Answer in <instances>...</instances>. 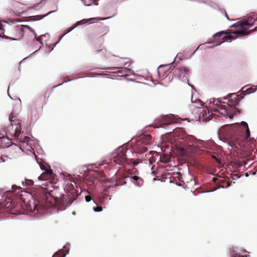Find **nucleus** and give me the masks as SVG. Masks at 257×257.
<instances>
[{
  "label": "nucleus",
  "mask_w": 257,
  "mask_h": 257,
  "mask_svg": "<svg viewBox=\"0 0 257 257\" xmlns=\"http://www.w3.org/2000/svg\"><path fill=\"white\" fill-rule=\"evenodd\" d=\"M218 11L220 12V14L223 16H228L224 10L219 9Z\"/></svg>",
  "instance_id": "obj_41"
},
{
  "label": "nucleus",
  "mask_w": 257,
  "mask_h": 257,
  "mask_svg": "<svg viewBox=\"0 0 257 257\" xmlns=\"http://www.w3.org/2000/svg\"><path fill=\"white\" fill-rule=\"evenodd\" d=\"M167 118H169V120H167V122H162V124L164 125H169L175 122V120L173 119V117H174V115L170 114L169 115H167Z\"/></svg>",
  "instance_id": "obj_26"
},
{
  "label": "nucleus",
  "mask_w": 257,
  "mask_h": 257,
  "mask_svg": "<svg viewBox=\"0 0 257 257\" xmlns=\"http://www.w3.org/2000/svg\"><path fill=\"white\" fill-rule=\"evenodd\" d=\"M133 156L132 151L122 146L119 147L111 153L110 161L121 167H124L128 163V160H130V157Z\"/></svg>",
  "instance_id": "obj_3"
},
{
  "label": "nucleus",
  "mask_w": 257,
  "mask_h": 257,
  "mask_svg": "<svg viewBox=\"0 0 257 257\" xmlns=\"http://www.w3.org/2000/svg\"><path fill=\"white\" fill-rule=\"evenodd\" d=\"M175 149L176 151L180 154V155L183 156H188V153L185 148L180 144H176L175 145Z\"/></svg>",
  "instance_id": "obj_19"
},
{
  "label": "nucleus",
  "mask_w": 257,
  "mask_h": 257,
  "mask_svg": "<svg viewBox=\"0 0 257 257\" xmlns=\"http://www.w3.org/2000/svg\"><path fill=\"white\" fill-rule=\"evenodd\" d=\"M245 131L246 139H248L250 136V133L249 127H247V128H245Z\"/></svg>",
  "instance_id": "obj_39"
},
{
  "label": "nucleus",
  "mask_w": 257,
  "mask_h": 257,
  "mask_svg": "<svg viewBox=\"0 0 257 257\" xmlns=\"http://www.w3.org/2000/svg\"><path fill=\"white\" fill-rule=\"evenodd\" d=\"M20 125L19 123H15V129L14 135L16 138H18L20 133Z\"/></svg>",
  "instance_id": "obj_25"
},
{
  "label": "nucleus",
  "mask_w": 257,
  "mask_h": 257,
  "mask_svg": "<svg viewBox=\"0 0 257 257\" xmlns=\"http://www.w3.org/2000/svg\"><path fill=\"white\" fill-rule=\"evenodd\" d=\"M44 17H40V18L39 19H34V21H38V20H41L42 19L44 18Z\"/></svg>",
  "instance_id": "obj_61"
},
{
  "label": "nucleus",
  "mask_w": 257,
  "mask_h": 257,
  "mask_svg": "<svg viewBox=\"0 0 257 257\" xmlns=\"http://www.w3.org/2000/svg\"><path fill=\"white\" fill-rule=\"evenodd\" d=\"M36 183H37V184L36 185H34V183L33 182V180H30V179H25V181H22V184L23 186H41V187L42 188V189H44V188L42 187V186L43 185H46V183H42V184H40L39 183V182H38L37 181H36Z\"/></svg>",
  "instance_id": "obj_17"
},
{
  "label": "nucleus",
  "mask_w": 257,
  "mask_h": 257,
  "mask_svg": "<svg viewBox=\"0 0 257 257\" xmlns=\"http://www.w3.org/2000/svg\"><path fill=\"white\" fill-rule=\"evenodd\" d=\"M242 256H244V257H249V254H245V255H243Z\"/></svg>",
  "instance_id": "obj_64"
},
{
  "label": "nucleus",
  "mask_w": 257,
  "mask_h": 257,
  "mask_svg": "<svg viewBox=\"0 0 257 257\" xmlns=\"http://www.w3.org/2000/svg\"><path fill=\"white\" fill-rule=\"evenodd\" d=\"M207 110H208V116H205L204 114H203V115H202V116L203 117V120H204L205 121H209L211 119V118H210V115L209 114V113H210L209 110L207 109Z\"/></svg>",
  "instance_id": "obj_32"
},
{
  "label": "nucleus",
  "mask_w": 257,
  "mask_h": 257,
  "mask_svg": "<svg viewBox=\"0 0 257 257\" xmlns=\"http://www.w3.org/2000/svg\"><path fill=\"white\" fill-rule=\"evenodd\" d=\"M9 200H10V199L9 198H8V197H7V198L5 199V200L4 202V204L5 205H7V204L8 203V202H9Z\"/></svg>",
  "instance_id": "obj_49"
},
{
  "label": "nucleus",
  "mask_w": 257,
  "mask_h": 257,
  "mask_svg": "<svg viewBox=\"0 0 257 257\" xmlns=\"http://www.w3.org/2000/svg\"><path fill=\"white\" fill-rule=\"evenodd\" d=\"M222 103H225V102H222L220 98H212L210 99L209 104L211 105L210 106L211 110L210 115L212 117L222 116L226 118H232L233 115H228L226 107Z\"/></svg>",
  "instance_id": "obj_4"
},
{
  "label": "nucleus",
  "mask_w": 257,
  "mask_h": 257,
  "mask_svg": "<svg viewBox=\"0 0 257 257\" xmlns=\"http://www.w3.org/2000/svg\"><path fill=\"white\" fill-rule=\"evenodd\" d=\"M19 30H21L22 32H25L26 30H29L30 32L33 33L35 36V39L37 40L38 37H37V34L36 33L35 30L33 29L32 28L29 27L28 25H21L19 26Z\"/></svg>",
  "instance_id": "obj_21"
},
{
  "label": "nucleus",
  "mask_w": 257,
  "mask_h": 257,
  "mask_svg": "<svg viewBox=\"0 0 257 257\" xmlns=\"http://www.w3.org/2000/svg\"><path fill=\"white\" fill-rule=\"evenodd\" d=\"M239 252H240V254H241V253H244L245 252H247V251L245 249H239Z\"/></svg>",
  "instance_id": "obj_50"
},
{
  "label": "nucleus",
  "mask_w": 257,
  "mask_h": 257,
  "mask_svg": "<svg viewBox=\"0 0 257 257\" xmlns=\"http://www.w3.org/2000/svg\"><path fill=\"white\" fill-rule=\"evenodd\" d=\"M212 157L213 159H215L218 163H220L221 161L219 159H217L215 156H212Z\"/></svg>",
  "instance_id": "obj_48"
},
{
  "label": "nucleus",
  "mask_w": 257,
  "mask_h": 257,
  "mask_svg": "<svg viewBox=\"0 0 257 257\" xmlns=\"http://www.w3.org/2000/svg\"><path fill=\"white\" fill-rule=\"evenodd\" d=\"M172 63L167 65H160L157 69V73L158 77L160 78L164 79L166 78L168 76V72L167 71H164L162 70V68L165 67H168L169 65H171Z\"/></svg>",
  "instance_id": "obj_16"
},
{
  "label": "nucleus",
  "mask_w": 257,
  "mask_h": 257,
  "mask_svg": "<svg viewBox=\"0 0 257 257\" xmlns=\"http://www.w3.org/2000/svg\"><path fill=\"white\" fill-rule=\"evenodd\" d=\"M240 18H238L236 20L237 22L230 26V28H240L233 32V34L240 35H247L248 33H246V30L253 25L252 23H249L248 22L242 20Z\"/></svg>",
  "instance_id": "obj_5"
},
{
  "label": "nucleus",
  "mask_w": 257,
  "mask_h": 257,
  "mask_svg": "<svg viewBox=\"0 0 257 257\" xmlns=\"http://www.w3.org/2000/svg\"><path fill=\"white\" fill-rule=\"evenodd\" d=\"M87 77H97V73H95V74L92 73L90 75H89L87 76Z\"/></svg>",
  "instance_id": "obj_47"
},
{
  "label": "nucleus",
  "mask_w": 257,
  "mask_h": 257,
  "mask_svg": "<svg viewBox=\"0 0 257 257\" xmlns=\"http://www.w3.org/2000/svg\"><path fill=\"white\" fill-rule=\"evenodd\" d=\"M223 43V41H212V42H206L204 44H200L197 48L194 51V52L192 54V55H193L202 46L204 45H208L206 46V49H212L214 48L216 46H219L221 45Z\"/></svg>",
  "instance_id": "obj_11"
},
{
  "label": "nucleus",
  "mask_w": 257,
  "mask_h": 257,
  "mask_svg": "<svg viewBox=\"0 0 257 257\" xmlns=\"http://www.w3.org/2000/svg\"><path fill=\"white\" fill-rule=\"evenodd\" d=\"M240 124L243 127H244V128H247V127H248V124L246 122L244 121H241L240 122Z\"/></svg>",
  "instance_id": "obj_42"
},
{
  "label": "nucleus",
  "mask_w": 257,
  "mask_h": 257,
  "mask_svg": "<svg viewBox=\"0 0 257 257\" xmlns=\"http://www.w3.org/2000/svg\"><path fill=\"white\" fill-rule=\"evenodd\" d=\"M256 30H257V27H256L254 29H252V30H250V32H253L254 31H256Z\"/></svg>",
  "instance_id": "obj_62"
},
{
  "label": "nucleus",
  "mask_w": 257,
  "mask_h": 257,
  "mask_svg": "<svg viewBox=\"0 0 257 257\" xmlns=\"http://www.w3.org/2000/svg\"><path fill=\"white\" fill-rule=\"evenodd\" d=\"M66 35V34L65 33H64L63 34L60 35L59 36V40L58 41H59V42L61 41V40L62 39V38L65 36Z\"/></svg>",
  "instance_id": "obj_55"
},
{
  "label": "nucleus",
  "mask_w": 257,
  "mask_h": 257,
  "mask_svg": "<svg viewBox=\"0 0 257 257\" xmlns=\"http://www.w3.org/2000/svg\"><path fill=\"white\" fill-rule=\"evenodd\" d=\"M69 248L67 247L66 245L63 246V249H59L55 252L52 257H65L69 253Z\"/></svg>",
  "instance_id": "obj_15"
},
{
  "label": "nucleus",
  "mask_w": 257,
  "mask_h": 257,
  "mask_svg": "<svg viewBox=\"0 0 257 257\" xmlns=\"http://www.w3.org/2000/svg\"><path fill=\"white\" fill-rule=\"evenodd\" d=\"M240 130L241 126L238 123L225 125L218 130V137L219 140L223 143L233 141L239 135Z\"/></svg>",
  "instance_id": "obj_2"
},
{
  "label": "nucleus",
  "mask_w": 257,
  "mask_h": 257,
  "mask_svg": "<svg viewBox=\"0 0 257 257\" xmlns=\"http://www.w3.org/2000/svg\"><path fill=\"white\" fill-rule=\"evenodd\" d=\"M10 159V158L7 156H2L0 158V163L5 162L6 161Z\"/></svg>",
  "instance_id": "obj_33"
},
{
  "label": "nucleus",
  "mask_w": 257,
  "mask_h": 257,
  "mask_svg": "<svg viewBox=\"0 0 257 257\" xmlns=\"http://www.w3.org/2000/svg\"><path fill=\"white\" fill-rule=\"evenodd\" d=\"M46 36H49L48 33H46L45 34L42 35L41 36L43 38L46 37Z\"/></svg>",
  "instance_id": "obj_59"
},
{
  "label": "nucleus",
  "mask_w": 257,
  "mask_h": 257,
  "mask_svg": "<svg viewBox=\"0 0 257 257\" xmlns=\"http://www.w3.org/2000/svg\"><path fill=\"white\" fill-rule=\"evenodd\" d=\"M188 71V69L185 67L183 68V70L177 68H175L173 72V76L178 78L179 80L182 81L183 82H186L191 87V85H190L189 83L188 77L186 75Z\"/></svg>",
  "instance_id": "obj_6"
},
{
  "label": "nucleus",
  "mask_w": 257,
  "mask_h": 257,
  "mask_svg": "<svg viewBox=\"0 0 257 257\" xmlns=\"http://www.w3.org/2000/svg\"><path fill=\"white\" fill-rule=\"evenodd\" d=\"M95 18H92L91 19H83L80 21H77L73 26L69 28V29L64 32V33L66 35L73 30H74L77 27L83 25V24H90L96 22Z\"/></svg>",
  "instance_id": "obj_7"
},
{
  "label": "nucleus",
  "mask_w": 257,
  "mask_h": 257,
  "mask_svg": "<svg viewBox=\"0 0 257 257\" xmlns=\"http://www.w3.org/2000/svg\"><path fill=\"white\" fill-rule=\"evenodd\" d=\"M66 82H67L66 81H64L63 83H62L61 84H58V85H56V86H53V87H52V88H56V87H58V86H60V85H61L62 84H63L64 83Z\"/></svg>",
  "instance_id": "obj_56"
},
{
  "label": "nucleus",
  "mask_w": 257,
  "mask_h": 257,
  "mask_svg": "<svg viewBox=\"0 0 257 257\" xmlns=\"http://www.w3.org/2000/svg\"><path fill=\"white\" fill-rule=\"evenodd\" d=\"M2 34V36L1 37H2L3 38H5V39H10L12 41H18L20 40L19 39L13 38L10 37L6 36L4 34Z\"/></svg>",
  "instance_id": "obj_34"
},
{
  "label": "nucleus",
  "mask_w": 257,
  "mask_h": 257,
  "mask_svg": "<svg viewBox=\"0 0 257 257\" xmlns=\"http://www.w3.org/2000/svg\"><path fill=\"white\" fill-rule=\"evenodd\" d=\"M236 38H237L236 37H234L232 36H231L230 34V32L229 31V32H228V33L227 34H226V35L222 38V39H223L222 41H223V43L224 42L227 41L228 40H229L230 42H231L232 40H235Z\"/></svg>",
  "instance_id": "obj_24"
},
{
  "label": "nucleus",
  "mask_w": 257,
  "mask_h": 257,
  "mask_svg": "<svg viewBox=\"0 0 257 257\" xmlns=\"http://www.w3.org/2000/svg\"><path fill=\"white\" fill-rule=\"evenodd\" d=\"M39 51V50H38L35 51L34 52H33V53L31 54L30 55V56H32V55H33L34 53H36V52H38Z\"/></svg>",
  "instance_id": "obj_63"
},
{
  "label": "nucleus",
  "mask_w": 257,
  "mask_h": 257,
  "mask_svg": "<svg viewBox=\"0 0 257 257\" xmlns=\"http://www.w3.org/2000/svg\"><path fill=\"white\" fill-rule=\"evenodd\" d=\"M39 166L41 169L44 170V172L38 177L39 182L44 181L52 176L53 174L52 170L50 169H48L44 165L39 164Z\"/></svg>",
  "instance_id": "obj_8"
},
{
  "label": "nucleus",
  "mask_w": 257,
  "mask_h": 257,
  "mask_svg": "<svg viewBox=\"0 0 257 257\" xmlns=\"http://www.w3.org/2000/svg\"><path fill=\"white\" fill-rule=\"evenodd\" d=\"M97 77H98V76H103V77H106V78H110L109 77H108V74H107L106 73H97Z\"/></svg>",
  "instance_id": "obj_40"
},
{
  "label": "nucleus",
  "mask_w": 257,
  "mask_h": 257,
  "mask_svg": "<svg viewBox=\"0 0 257 257\" xmlns=\"http://www.w3.org/2000/svg\"><path fill=\"white\" fill-rule=\"evenodd\" d=\"M234 176H235V177L232 178V180H235L236 179H238V178H239V176H238V175H234Z\"/></svg>",
  "instance_id": "obj_58"
},
{
  "label": "nucleus",
  "mask_w": 257,
  "mask_h": 257,
  "mask_svg": "<svg viewBox=\"0 0 257 257\" xmlns=\"http://www.w3.org/2000/svg\"><path fill=\"white\" fill-rule=\"evenodd\" d=\"M59 41H58L57 42H56L55 43H54V44L53 46V47H52V48L50 49V51H52L53 50L54 48L56 46V45H57V44H58V43H59Z\"/></svg>",
  "instance_id": "obj_51"
},
{
  "label": "nucleus",
  "mask_w": 257,
  "mask_h": 257,
  "mask_svg": "<svg viewBox=\"0 0 257 257\" xmlns=\"http://www.w3.org/2000/svg\"><path fill=\"white\" fill-rule=\"evenodd\" d=\"M228 257H244L240 254L239 248L237 247L229 248L227 250Z\"/></svg>",
  "instance_id": "obj_13"
},
{
  "label": "nucleus",
  "mask_w": 257,
  "mask_h": 257,
  "mask_svg": "<svg viewBox=\"0 0 257 257\" xmlns=\"http://www.w3.org/2000/svg\"><path fill=\"white\" fill-rule=\"evenodd\" d=\"M42 37L41 36H40V37H38V38H37V41L38 42H39L40 43L43 44V43H42Z\"/></svg>",
  "instance_id": "obj_46"
},
{
  "label": "nucleus",
  "mask_w": 257,
  "mask_h": 257,
  "mask_svg": "<svg viewBox=\"0 0 257 257\" xmlns=\"http://www.w3.org/2000/svg\"><path fill=\"white\" fill-rule=\"evenodd\" d=\"M147 150L148 149L147 147L144 146H141L137 149V151L138 153L142 154L146 152Z\"/></svg>",
  "instance_id": "obj_30"
},
{
  "label": "nucleus",
  "mask_w": 257,
  "mask_h": 257,
  "mask_svg": "<svg viewBox=\"0 0 257 257\" xmlns=\"http://www.w3.org/2000/svg\"><path fill=\"white\" fill-rule=\"evenodd\" d=\"M245 91H246V94H250L251 93H254L255 91V88H253V87H252V88H250L246 89Z\"/></svg>",
  "instance_id": "obj_36"
},
{
  "label": "nucleus",
  "mask_w": 257,
  "mask_h": 257,
  "mask_svg": "<svg viewBox=\"0 0 257 257\" xmlns=\"http://www.w3.org/2000/svg\"><path fill=\"white\" fill-rule=\"evenodd\" d=\"M229 102L231 103L230 105H232L234 106L237 105L239 101L242 99L243 97H241L240 99H238V95L236 93H230L229 94Z\"/></svg>",
  "instance_id": "obj_18"
},
{
  "label": "nucleus",
  "mask_w": 257,
  "mask_h": 257,
  "mask_svg": "<svg viewBox=\"0 0 257 257\" xmlns=\"http://www.w3.org/2000/svg\"><path fill=\"white\" fill-rule=\"evenodd\" d=\"M55 11H50L49 12H48V13H47L45 15H35V16H45V17H46V16H48V15H49L50 14H51V13L54 12Z\"/></svg>",
  "instance_id": "obj_45"
},
{
  "label": "nucleus",
  "mask_w": 257,
  "mask_h": 257,
  "mask_svg": "<svg viewBox=\"0 0 257 257\" xmlns=\"http://www.w3.org/2000/svg\"><path fill=\"white\" fill-rule=\"evenodd\" d=\"M111 17H103L102 19H100V20H104L106 19H108L110 18Z\"/></svg>",
  "instance_id": "obj_60"
},
{
  "label": "nucleus",
  "mask_w": 257,
  "mask_h": 257,
  "mask_svg": "<svg viewBox=\"0 0 257 257\" xmlns=\"http://www.w3.org/2000/svg\"><path fill=\"white\" fill-rule=\"evenodd\" d=\"M186 149L187 151L188 155H189L190 154H193L196 153V149L193 145H188L187 148Z\"/></svg>",
  "instance_id": "obj_27"
},
{
  "label": "nucleus",
  "mask_w": 257,
  "mask_h": 257,
  "mask_svg": "<svg viewBox=\"0 0 257 257\" xmlns=\"http://www.w3.org/2000/svg\"><path fill=\"white\" fill-rule=\"evenodd\" d=\"M177 178H180V177H181L182 174H181V173L180 172H177Z\"/></svg>",
  "instance_id": "obj_57"
},
{
  "label": "nucleus",
  "mask_w": 257,
  "mask_h": 257,
  "mask_svg": "<svg viewBox=\"0 0 257 257\" xmlns=\"http://www.w3.org/2000/svg\"><path fill=\"white\" fill-rule=\"evenodd\" d=\"M76 199V196H74L72 200L67 196H63L60 199L58 198L54 199V203L48 200L34 201L27 205L26 209L29 215L34 216L36 218H38L40 216L45 215L48 209L54 205L60 206L62 209H65Z\"/></svg>",
  "instance_id": "obj_1"
},
{
  "label": "nucleus",
  "mask_w": 257,
  "mask_h": 257,
  "mask_svg": "<svg viewBox=\"0 0 257 257\" xmlns=\"http://www.w3.org/2000/svg\"><path fill=\"white\" fill-rule=\"evenodd\" d=\"M22 191V188L21 187L18 186L16 185H13L11 186V189L10 190L6 191V192H12L16 194H19Z\"/></svg>",
  "instance_id": "obj_23"
},
{
  "label": "nucleus",
  "mask_w": 257,
  "mask_h": 257,
  "mask_svg": "<svg viewBox=\"0 0 257 257\" xmlns=\"http://www.w3.org/2000/svg\"><path fill=\"white\" fill-rule=\"evenodd\" d=\"M128 178L130 182L133 183L137 187H141L143 185L144 180L138 176H134L128 177Z\"/></svg>",
  "instance_id": "obj_14"
},
{
  "label": "nucleus",
  "mask_w": 257,
  "mask_h": 257,
  "mask_svg": "<svg viewBox=\"0 0 257 257\" xmlns=\"http://www.w3.org/2000/svg\"><path fill=\"white\" fill-rule=\"evenodd\" d=\"M95 204L96 205V206L93 207V211L96 212H101L102 210V207L98 206L96 203Z\"/></svg>",
  "instance_id": "obj_31"
},
{
  "label": "nucleus",
  "mask_w": 257,
  "mask_h": 257,
  "mask_svg": "<svg viewBox=\"0 0 257 257\" xmlns=\"http://www.w3.org/2000/svg\"><path fill=\"white\" fill-rule=\"evenodd\" d=\"M191 101L192 103H197L198 104V105L197 106V107H200V106H202L203 105L202 102L200 99H198L195 101H193L192 98Z\"/></svg>",
  "instance_id": "obj_35"
},
{
  "label": "nucleus",
  "mask_w": 257,
  "mask_h": 257,
  "mask_svg": "<svg viewBox=\"0 0 257 257\" xmlns=\"http://www.w3.org/2000/svg\"><path fill=\"white\" fill-rule=\"evenodd\" d=\"M227 33H228V31H221L218 32L214 34L212 36V37L214 39H216V38L221 37L223 34H227Z\"/></svg>",
  "instance_id": "obj_28"
},
{
  "label": "nucleus",
  "mask_w": 257,
  "mask_h": 257,
  "mask_svg": "<svg viewBox=\"0 0 257 257\" xmlns=\"http://www.w3.org/2000/svg\"><path fill=\"white\" fill-rule=\"evenodd\" d=\"M217 189V188H215L212 190H206V191H204L203 192L204 193H209V192L214 191L216 190Z\"/></svg>",
  "instance_id": "obj_54"
},
{
  "label": "nucleus",
  "mask_w": 257,
  "mask_h": 257,
  "mask_svg": "<svg viewBox=\"0 0 257 257\" xmlns=\"http://www.w3.org/2000/svg\"><path fill=\"white\" fill-rule=\"evenodd\" d=\"M138 145H149L152 142V136L150 134L143 135L137 140Z\"/></svg>",
  "instance_id": "obj_10"
},
{
  "label": "nucleus",
  "mask_w": 257,
  "mask_h": 257,
  "mask_svg": "<svg viewBox=\"0 0 257 257\" xmlns=\"http://www.w3.org/2000/svg\"><path fill=\"white\" fill-rule=\"evenodd\" d=\"M20 22L21 21L18 20L3 21L0 24V30L3 31V34L4 33V26L3 25V23L8 24L10 25H12L16 24V23Z\"/></svg>",
  "instance_id": "obj_22"
},
{
  "label": "nucleus",
  "mask_w": 257,
  "mask_h": 257,
  "mask_svg": "<svg viewBox=\"0 0 257 257\" xmlns=\"http://www.w3.org/2000/svg\"><path fill=\"white\" fill-rule=\"evenodd\" d=\"M102 196L103 199H108V200L111 199L110 196H109L107 194H103Z\"/></svg>",
  "instance_id": "obj_44"
},
{
  "label": "nucleus",
  "mask_w": 257,
  "mask_h": 257,
  "mask_svg": "<svg viewBox=\"0 0 257 257\" xmlns=\"http://www.w3.org/2000/svg\"><path fill=\"white\" fill-rule=\"evenodd\" d=\"M97 70H101L106 72L118 74L119 67H111L106 68H97Z\"/></svg>",
  "instance_id": "obj_20"
},
{
  "label": "nucleus",
  "mask_w": 257,
  "mask_h": 257,
  "mask_svg": "<svg viewBox=\"0 0 257 257\" xmlns=\"http://www.w3.org/2000/svg\"><path fill=\"white\" fill-rule=\"evenodd\" d=\"M15 116L13 115V113L12 114L9 116V120L12 122V126L13 127V124L12 123L13 122H15Z\"/></svg>",
  "instance_id": "obj_43"
},
{
  "label": "nucleus",
  "mask_w": 257,
  "mask_h": 257,
  "mask_svg": "<svg viewBox=\"0 0 257 257\" xmlns=\"http://www.w3.org/2000/svg\"><path fill=\"white\" fill-rule=\"evenodd\" d=\"M29 141H30V138L29 137H24L23 140L21 141V142L23 144L26 143L28 145H29L28 143H29Z\"/></svg>",
  "instance_id": "obj_38"
},
{
  "label": "nucleus",
  "mask_w": 257,
  "mask_h": 257,
  "mask_svg": "<svg viewBox=\"0 0 257 257\" xmlns=\"http://www.w3.org/2000/svg\"><path fill=\"white\" fill-rule=\"evenodd\" d=\"M39 4H36L34 5L33 7H30L28 8V9H36V7L38 6Z\"/></svg>",
  "instance_id": "obj_53"
},
{
  "label": "nucleus",
  "mask_w": 257,
  "mask_h": 257,
  "mask_svg": "<svg viewBox=\"0 0 257 257\" xmlns=\"http://www.w3.org/2000/svg\"><path fill=\"white\" fill-rule=\"evenodd\" d=\"M131 64H128V62H125L124 64L125 67H119L118 72V74H120V76H127L133 74L134 71L131 69L127 68V67H129Z\"/></svg>",
  "instance_id": "obj_9"
},
{
  "label": "nucleus",
  "mask_w": 257,
  "mask_h": 257,
  "mask_svg": "<svg viewBox=\"0 0 257 257\" xmlns=\"http://www.w3.org/2000/svg\"><path fill=\"white\" fill-rule=\"evenodd\" d=\"M222 99H223L224 100H228V101H229V94L227 96L223 97Z\"/></svg>",
  "instance_id": "obj_52"
},
{
  "label": "nucleus",
  "mask_w": 257,
  "mask_h": 257,
  "mask_svg": "<svg viewBox=\"0 0 257 257\" xmlns=\"http://www.w3.org/2000/svg\"><path fill=\"white\" fill-rule=\"evenodd\" d=\"M130 160H128V163L126 165H133V166H136L140 163V162H137L132 158V157H130Z\"/></svg>",
  "instance_id": "obj_29"
},
{
  "label": "nucleus",
  "mask_w": 257,
  "mask_h": 257,
  "mask_svg": "<svg viewBox=\"0 0 257 257\" xmlns=\"http://www.w3.org/2000/svg\"><path fill=\"white\" fill-rule=\"evenodd\" d=\"M65 181L67 182V190L72 191V194L76 193L75 188H77V186L75 182L72 181L69 177L66 178Z\"/></svg>",
  "instance_id": "obj_12"
},
{
  "label": "nucleus",
  "mask_w": 257,
  "mask_h": 257,
  "mask_svg": "<svg viewBox=\"0 0 257 257\" xmlns=\"http://www.w3.org/2000/svg\"><path fill=\"white\" fill-rule=\"evenodd\" d=\"M85 200L87 202H90L92 200V202L94 204H96V202L94 201V200L90 196H85Z\"/></svg>",
  "instance_id": "obj_37"
}]
</instances>
